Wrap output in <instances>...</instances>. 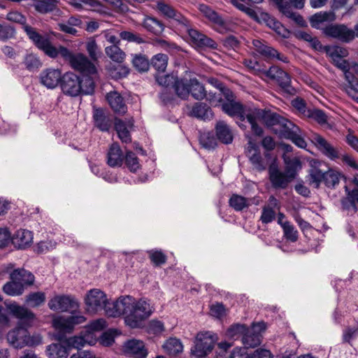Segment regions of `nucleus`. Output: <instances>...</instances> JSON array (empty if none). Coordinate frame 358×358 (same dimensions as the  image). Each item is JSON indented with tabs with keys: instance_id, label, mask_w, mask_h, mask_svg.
Listing matches in <instances>:
<instances>
[{
	"instance_id": "f257e3e1",
	"label": "nucleus",
	"mask_w": 358,
	"mask_h": 358,
	"mask_svg": "<svg viewBox=\"0 0 358 358\" xmlns=\"http://www.w3.org/2000/svg\"><path fill=\"white\" fill-rule=\"evenodd\" d=\"M87 312L96 313L104 310L109 317L122 315L127 326L141 328L144 321L153 313L154 308L149 301L136 299L131 296H123L110 303L106 294L99 289L88 291L85 297Z\"/></svg>"
},
{
	"instance_id": "f03ea898",
	"label": "nucleus",
	"mask_w": 358,
	"mask_h": 358,
	"mask_svg": "<svg viewBox=\"0 0 358 358\" xmlns=\"http://www.w3.org/2000/svg\"><path fill=\"white\" fill-rule=\"evenodd\" d=\"M25 30L29 38L48 57L51 58H56L58 56L62 57L69 62L73 69L82 74L94 75L96 72L95 66L83 54H73L62 45L55 46L47 38L35 32L30 27H26Z\"/></svg>"
},
{
	"instance_id": "7ed1b4c3",
	"label": "nucleus",
	"mask_w": 358,
	"mask_h": 358,
	"mask_svg": "<svg viewBox=\"0 0 358 358\" xmlns=\"http://www.w3.org/2000/svg\"><path fill=\"white\" fill-rule=\"evenodd\" d=\"M327 55L338 69H341L348 82V94L358 102V64H350L345 57L348 55L346 48L338 45L324 48Z\"/></svg>"
},
{
	"instance_id": "20e7f679",
	"label": "nucleus",
	"mask_w": 358,
	"mask_h": 358,
	"mask_svg": "<svg viewBox=\"0 0 358 358\" xmlns=\"http://www.w3.org/2000/svg\"><path fill=\"white\" fill-rule=\"evenodd\" d=\"M8 313L20 321L17 327L8 331L6 339L9 345L17 349L23 348L26 336V327L32 326L36 319L35 314L27 308L16 302H5Z\"/></svg>"
},
{
	"instance_id": "39448f33",
	"label": "nucleus",
	"mask_w": 358,
	"mask_h": 358,
	"mask_svg": "<svg viewBox=\"0 0 358 358\" xmlns=\"http://www.w3.org/2000/svg\"><path fill=\"white\" fill-rule=\"evenodd\" d=\"M246 118L251 125L252 131L257 136H260L262 134V128L257 124L259 122L264 123L268 127H272L273 131L279 135L285 129V125L287 126L285 122H291L274 113L259 108L251 110L246 114Z\"/></svg>"
},
{
	"instance_id": "423d86ee",
	"label": "nucleus",
	"mask_w": 358,
	"mask_h": 358,
	"mask_svg": "<svg viewBox=\"0 0 358 358\" xmlns=\"http://www.w3.org/2000/svg\"><path fill=\"white\" fill-rule=\"evenodd\" d=\"M263 0H231V3L238 10L244 12L251 18L259 22H264L267 27L273 29L278 36L282 38H288L289 31L286 29L280 22L270 16L266 13H261L259 16L250 8L251 3H259Z\"/></svg>"
},
{
	"instance_id": "0eeeda50",
	"label": "nucleus",
	"mask_w": 358,
	"mask_h": 358,
	"mask_svg": "<svg viewBox=\"0 0 358 358\" xmlns=\"http://www.w3.org/2000/svg\"><path fill=\"white\" fill-rule=\"evenodd\" d=\"M211 106H221L222 110L230 116H239L243 119V110L242 106L234 101V94L230 90L223 91L222 97H217L215 94L209 93L207 98Z\"/></svg>"
},
{
	"instance_id": "6e6552de",
	"label": "nucleus",
	"mask_w": 358,
	"mask_h": 358,
	"mask_svg": "<svg viewBox=\"0 0 358 358\" xmlns=\"http://www.w3.org/2000/svg\"><path fill=\"white\" fill-rule=\"evenodd\" d=\"M215 341V336L211 332L198 334L194 346L191 349L192 355L196 357H204L211 352Z\"/></svg>"
},
{
	"instance_id": "1a4fd4ad",
	"label": "nucleus",
	"mask_w": 358,
	"mask_h": 358,
	"mask_svg": "<svg viewBox=\"0 0 358 358\" xmlns=\"http://www.w3.org/2000/svg\"><path fill=\"white\" fill-rule=\"evenodd\" d=\"M266 324L264 322L253 323L250 329L246 327L242 338L245 348H255L261 343L262 333L266 330Z\"/></svg>"
},
{
	"instance_id": "9d476101",
	"label": "nucleus",
	"mask_w": 358,
	"mask_h": 358,
	"mask_svg": "<svg viewBox=\"0 0 358 358\" xmlns=\"http://www.w3.org/2000/svg\"><path fill=\"white\" fill-rule=\"evenodd\" d=\"M60 86L66 95L76 96L81 94L82 83L80 78L72 72H66L62 76Z\"/></svg>"
},
{
	"instance_id": "9b49d317",
	"label": "nucleus",
	"mask_w": 358,
	"mask_h": 358,
	"mask_svg": "<svg viewBox=\"0 0 358 358\" xmlns=\"http://www.w3.org/2000/svg\"><path fill=\"white\" fill-rule=\"evenodd\" d=\"M156 80L159 85L165 87L173 85L176 94L182 99L189 96V89L185 86L184 80H178L174 74L157 76Z\"/></svg>"
},
{
	"instance_id": "f8f14e48",
	"label": "nucleus",
	"mask_w": 358,
	"mask_h": 358,
	"mask_svg": "<svg viewBox=\"0 0 358 358\" xmlns=\"http://www.w3.org/2000/svg\"><path fill=\"white\" fill-rule=\"evenodd\" d=\"M48 306L53 311L66 312L78 308V303L66 295H55L50 299Z\"/></svg>"
},
{
	"instance_id": "ddd939ff",
	"label": "nucleus",
	"mask_w": 358,
	"mask_h": 358,
	"mask_svg": "<svg viewBox=\"0 0 358 358\" xmlns=\"http://www.w3.org/2000/svg\"><path fill=\"white\" fill-rule=\"evenodd\" d=\"M86 318L83 315H72L68 317L63 316L55 317L52 321V326L56 330L63 333L71 332L74 326L85 322Z\"/></svg>"
},
{
	"instance_id": "4468645a",
	"label": "nucleus",
	"mask_w": 358,
	"mask_h": 358,
	"mask_svg": "<svg viewBox=\"0 0 358 358\" xmlns=\"http://www.w3.org/2000/svg\"><path fill=\"white\" fill-rule=\"evenodd\" d=\"M311 142L315 145L324 156L331 160H336L340 157V152L338 148L334 147L322 136L314 134L310 137Z\"/></svg>"
},
{
	"instance_id": "2eb2a0df",
	"label": "nucleus",
	"mask_w": 358,
	"mask_h": 358,
	"mask_svg": "<svg viewBox=\"0 0 358 358\" xmlns=\"http://www.w3.org/2000/svg\"><path fill=\"white\" fill-rule=\"evenodd\" d=\"M323 33L330 37L337 38L343 42H349L354 39L355 33L352 29L344 24H333L323 28Z\"/></svg>"
},
{
	"instance_id": "dca6fc26",
	"label": "nucleus",
	"mask_w": 358,
	"mask_h": 358,
	"mask_svg": "<svg viewBox=\"0 0 358 358\" xmlns=\"http://www.w3.org/2000/svg\"><path fill=\"white\" fill-rule=\"evenodd\" d=\"M63 75L59 69L47 68L43 70L39 75L41 85L48 89H55L61 83Z\"/></svg>"
},
{
	"instance_id": "f3484780",
	"label": "nucleus",
	"mask_w": 358,
	"mask_h": 358,
	"mask_svg": "<svg viewBox=\"0 0 358 358\" xmlns=\"http://www.w3.org/2000/svg\"><path fill=\"white\" fill-rule=\"evenodd\" d=\"M122 351L125 355L134 358H145L148 355V350L143 342L137 339L126 341L122 346Z\"/></svg>"
},
{
	"instance_id": "a211bd4d",
	"label": "nucleus",
	"mask_w": 358,
	"mask_h": 358,
	"mask_svg": "<svg viewBox=\"0 0 358 358\" xmlns=\"http://www.w3.org/2000/svg\"><path fill=\"white\" fill-rule=\"evenodd\" d=\"M285 129L280 132V136L291 140L296 146L305 149L307 143L302 137L300 129L292 122H285Z\"/></svg>"
},
{
	"instance_id": "6ab92c4d",
	"label": "nucleus",
	"mask_w": 358,
	"mask_h": 358,
	"mask_svg": "<svg viewBox=\"0 0 358 358\" xmlns=\"http://www.w3.org/2000/svg\"><path fill=\"white\" fill-rule=\"evenodd\" d=\"M187 20L182 19L181 24L184 25L192 44L196 47H213L214 41L194 29L189 28L187 24Z\"/></svg>"
},
{
	"instance_id": "aec40b11",
	"label": "nucleus",
	"mask_w": 358,
	"mask_h": 358,
	"mask_svg": "<svg viewBox=\"0 0 358 358\" xmlns=\"http://www.w3.org/2000/svg\"><path fill=\"white\" fill-rule=\"evenodd\" d=\"M252 45L254 49L262 56L266 59H277L285 63L288 62L287 57L285 55H280L276 50L271 47L264 45L261 41L257 39L252 40Z\"/></svg>"
},
{
	"instance_id": "412c9836",
	"label": "nucleus",
	"mask_w": 358,
	"mask_h": 358,
	"mask_svg": "<svg viewBox=\"0 0 358 358\" xmlns=\"http://www.w3.org/2000/svg\"><path fill=\"white\" fill-rule=\"evenodd\" d=\"M266 74L271 79L275 80L282 89L289 93H291V91L292 90L290 87L291 79L289 76L285 71H282L278 66H274L266 71Z\"/></svg>"
},
{
	"instance_id": "4be33fe9",
	"label": "nucleus",
	"mask_w": 358,
	"mask_h": 358,
	"mask_svg": "<svg viewBox=\"0 0 358 358\" xmlns=\"http://www.w3.org/2000/svg\"><path fill=\"white\" fill-rule=\"evenodd\" d=\"M33 234L31 231L24 229L17 230L11 238V242L17 249H26L33 243Z\"/></svg>"
},
{
	"instance_id": "5701e85b",
	"label": "nucleus",
	"mask_w": 358,
	"mask_h": 358,
	"mask_svg": "<svg viewBox=\"0 0 358 358\" xmlns=\"http://www.w3.org/2000/svg\"><path fill=\"white\" fill-rule=\"evenodd\" d=\"M198 9L206 19L217 27L220 31L227 29V26L224 20L210 6L206 4H199Z\"/></svg>"
},
{
	"instance_id": "b1692460",
	"label": "nucleus",
	"mask_w": 358,
	"mask_h": 358,
	"mask_svg": "<svg viewBox=\"0 0 358 358\" xmlns=\"http://www.w3.org/2000/svg\"><path fill=\"white\" fill-rule=\"evenodd\" d=\"M320 165L321 162L318 160L313 159L310 162L308 180L309 185L315 188H318L324 181V172L320 169Z\"/></svg>"
},
{
	"instance_id": "393cba45",
	"label": "nucleus",
	"mask_w": 358,
	"mask_h": 358,
	"mask_svg": "<svg viewBox=\"0 0 358 358\" xmlns=\"http://www.w3.org/2000/svg\"><path fill=\"white\" fill-rule=\"evenodd\" d=\"M273 161L274 162L269 167L270 180L273 187L276 188H285L291 180L285 173L278 170V166L275 164V159H274Z\"/></svg>"
},
{
	"instance_id": "a878e982",
	"label": "nucleus",
	"mask_w": 358,
	"mask_h": 358,
	"mask_svg": "<svg viewBox=\"0 0 358 358\" xmlns=\"http://www.w3.org/2000/svg\"><path fill=\"white\" fill-rule=\"evenodd\" d=\"M246 154L249 157L250 162L256 169L259 171L265 169L266 165L262 159L258 146L255 143H252L250 139L248 142Z\"/></svg>"
},
{
	"instance_id": "bb28decb",
	"label": "nucleus",
	"mask_w": 358,
	"mask_h": 358,
	"mask_svg": "<svg viewBox=\"0 0 358 358\" xmlns=\"http://www.w3.org/2000/svg\"><path fill=\"white\" fill-rule=\"evenodd\" d=\"M336 20V15L332 11L319 12L310 17V22L315 29H322L326 22H331Z\"/></svg>"
},
{
	"instance_id": "cd10ccee",
	"label": "nucleus",
	"mask_w": 358,
	"mask_h": 358,
	"mask_svg": "<svg viewBox=\"0 0 358 358\" xmlns=\"http://www.w3.org/2000/svg\"><path fill=\"white\" fill-rule=\"evenodd\" d=\"M66 343L69 346L77 349L84 347L85 345H94L96 343V338L90 334H87L85 331L79 336H73L67 339Z\"/></svg>"
},
{
	"instance_id": "c85d7f7f",
	"label": "nucleus",
	"mask_w": 358,
	"mask_h": 358,
	"mask_svg": "<svg viewBox=\"0 0 358 358\" xmlns=\"http://www.w3.org/2000/svg\"><path fill=\"white\" fill-rule=\"evenodd\" d=\"M10 278L18 281L25 289L32 285L35 280L34 275L31 272L23 268L15 269L10 273Z\"/></svg>"
},
{
	"instance_id": "c756f323",
	"label": "nucleus",
	"mask_w": 358,
	"mask_h": 358,
	"mask_svg": "<svg viewBox=\"0 0 358 358\" xmlns=\"http://www.w3.org/2000/svg\"><path fill=\"white\" fill-rule=\"evenodd\" d=\"M124 156L120 146L113 143L110 147L107 154V163L111 167L120 166L122 164Z\"/></svg>"
},
{
	"instance_id": "7c9ffc66",
	"label": "nucleus",
	"mask_w": 358,
	"mask_h": 358,
	"mask_svg": "<svg viewBox=\"0 0 358 358\" xmlns=\"http://www.w3.org/2000/svg\"><path fill=\"white\" fill-rule=\"evenodd\" d=\"M278 6L280 10L287 17L292 19L296 24L303 27L305 26L306 22L303 18L299 14L294 13L290 6L284 2L283 0H272Z\"/></svg>"
},
{
	"instance_id": "2f4dec72",
	"label": "nucleus",
	"mask_w": 358,
	"mask_h": 358,
	"mask_svg": "<svg viewBox=\"0 0 358 358\" xmlns=\"http://www.w3.org/2000/svg\"><path fill=\"white\" fill-rule=\"evenodd\" d=\"M107 101L112 109L118 113H125L127 107L122 97L117 92H110L106 96Z\"/></svg>"
},
{
	"instance_id": "473e14b6",
	"label": "nucleus",
	"mask_w": 358,
	"mask_h": 358,
	"mask_svg": "<svg viewBox=\"0 0 358 358\" xmlns=\"http://www.w3.org/2000/svg\"><path fill=\"white\" fill-rule=\"evenodd\" d=\"M283 159L285 164V173L292 180H293L297 172L301 169V163L297 158L291 159L286 155H283Z\"/></svg>"
},
{
	"instance_id": "72a5a7b5",
	"label": "nucleus",
	"mask_w": 358,
	"mask_h": 358,
	"mask_svg": "<svg viewBox=\"0 0 358 358\" xmlns=\"http://www.w3.org/2000/svg\"><path fill=\"white\" fill-rule=\"evenodd\" d=\"M46 355L48 358H67L69 348L62 343H52L47 346Z\"/></svg>"
},
{
	"instance_id": "f704fd0d",
	"label": "nucleus",
	"mask_w": 358,
	"mask_h": 358,
	"mask_svg": "<svg viewBox=\"0 0 358 358\" xmlns=\"http://www.w3.org/2000/svg\"><path fill=\"white\" fill-rule=\"evenodd\" d=\"M185 86L189 89V93L191 92L192 96L197 100L208 98L209 93L206 94L204 87L196 79H190L189 83L185 82Z\"/></svg>"
},
{
	"instance_id": "c9c22d12",
	"label": "nucleus",
	"mask_w": 358,
	"mask_h": 358,
	"mask_svg": "<svg viewBox=\"0 0 358 358\" xmlns=\"http://www.w3.org/2000/svg\"><path fill=\"white\" fill-rule=\"evenodd\" d=\"M217 138L224 143H231L233 136L229 127L223 121H220L215 127Z\"/></svg>"
},
{
	"instance_id": "e433bc0d",
	"label": "nucleus",
	"mask_w": 358,
	"mask_h": 358,
	"mask_svg": "<svg viewBox=\"0 0 358 358\" xmlns=\"http://www.w3.org/2000/svg\"><path fill=\"white\" fill-rule=\"evenodd\" d=\"M131 122H124L121 120H116L115 127L119 138L122 142L128 143L131 141L129 129L132 127Z\"/></svg>"
},
{
	"instance_id": "4c0bfd02",
	"label": "nucleus",
	"mask_w": 358,
	"mask_h": 358,
	"mask_svg": "<svg viewBox=\"0 0 358 358\" xmlns=\"http://www.w3.org/2000/svg\"><path fill=\"white\" fill-rule=\"evenodd\" d=\"M191 116L203 120L210 119L213 117L211 109L203 103H196L189 112Z\"/></svg>"
},
{
	"instance_id": "58836bf2",
	"label": "nucleus",
	"mask_w": 358,
	"mask_h": 358,
	"mask_svg": "<svg viewBox=\"0 0 358 358\" xmlns=\"http://www.w3.org/2000/svg\"><path fill=\"white\" fill-rule=\"evenodd\" d=\"M108 327L106 320L103 318L94 320L90 322L86 327L85 331L87 334H90L96 338L98 341L97 334L105 329Z\"/></svg>"
},
{
	"instance_id": "ea45409f",
	"label": "nucleus",
	"mask_w": 358,
	"mask_h": 358,
	"mask_svg": "<svg viewBox=\"0 0 358 358\" xmlns=\"http://www.w3.org/2000/svg\"><path fill=\"white\" fill-rule=\"evenodd\" d=\"M343 176V174L340 171L334 169H329L324 172L323 182L327 187L334 188L339 183Z\"/></svg>"
},
{
	"instance_id": "a19ab883",
	"label": "nucleus",
	"mask_w": 358,
	"mask_h": 358,
	"mask_svg": "<svg viewBox=\"0 0 358 358\" xmlns=\"http://www.w3.org/2000/svg\"><path fill=\"white\" fill-rule=\"evenodd\" d=\"M24 289L25 288L15 279H10V281L6 282L3 287L4 293L11 296L22 295Z\"/></svg>"
},
{
	"instance_id": "79ce46f5",
	"label": "nucleus",
	"mask_w": 358,
	"mask_h": 358,
	"mask_svg": "<svg viewBox=\"0 0 358 358\" xmlns=\"http://www.w3.org/2000/svg\"><path fill=\"white\" fill-rule=\"evenodd\" d=\"M163 349L169 355H175L183 351V345L180 340L170 338L163 345Z\"/></svg>"
},
{
	"instance_id": "37998d69",
	"label": "nucleus",
	"mask_w": 358,
	"mask_h": 358,
	"mask_svg": "<svg viewBox=\"0 0 358 358\" xmlns=\"http://www.w3.org/2000/svg\"><path fill=\"white\" fill-rule=\"evenodd\" d=\"M45 294L43 292H31L26 296L25 303L31 308H37L45 301Z\"/></svg>"
},
{
	"instance_id": "c03bdc74",
	"label": "nucleus",
	"mask_w": 358,
	"mask_h": 358,
	"mask_svg": "<svg viewBox=\"0 0 358 358\" xmlns=\"http://www.w3.org/2000/svg\"><path fill=\"white\" fill-rule=\"evenodd\" d=\"M353 182L358 187V176H355ZM358 203V189H355L352 192H348V196L343 201V205L346 208H352L354 211L357 210Z\"/></svg>"
},
{
	"instance_id": "a18cd8bd",
	"label": "nucleus",
	"mask_w": 358,
	"mask_h": 358,
	"mask_svg": "<svg viewBox=\"0 0 358 358\" xmlns=\"http://www.w3.org/2000/svg\"><path fill=\"white\" fill-rule=\"evenodd\" d=\"M94 120L96 126L101 131H107L110 127V122L104 115L103 110L95 108L94 110Z\"/></svg>"
},
{
	"instance_id": "49530a36",
	"label": "nucleus",
	"mask_w": 358,
	"mask_h": 358,
	"mask_svg": "<svg viewBox=\"0 0 358 358\" xmlns=\"http://www.w3.org/2000/svg\"><path fill=\"white\" fill-rule=\"evenodd\" d=\"M96 76V72L94 75L83 74L82 80V91L81 93L85 94H91L94 90V79Z\"/></svg>"
},
{
	"instance_id": "de8ad7c7",
	"label": "nucleus",
	"mask_w": 358,
	"mask_h": 358,
	"mask_svg": "<svg viewBox=\"0 0 358 358\" xmlns=\"http://www.w3.org/2000/svg\"><path fill=\"white\" fill-rule=\"evenodd\" d=\"M106 54L113 61L121 63L123 62L125 54L117 45H113L106 48Z\"/></svg>"
},
{
	"instance_id": "09e8293b",
	"label": "nucleus",
	"mask_w": 358,
	"mask_h": 358,
	"mask_svg": "<svg viewBox=\"0 0 358 358\" xmlns=\"http://www.w3.org/2000/svg\"><path fill=\"white\" fill-rule=\"evenodd\" d=\"M157 8L164 15L169 18H173L180 23H181V21L184 19L180 15H178L172 7L164 2H158Z\"/></svg>"
},
{
	"instance_id": "8fccbe9b",
	"label": "nucleus",
	"mask_w": 358,
	"mask_h": 358,
	"mask_svg": "<svg viewBox=\"0 0 358 358\" xmlns=\"http://www.w3.org/2000/svg\"><path fill=\"white\" fill-rule=\"evenodd\" d=\"M57 4V0H36L35 9L41 13H47L52 11Z\"/></svg>"
},
{
	"instance_id": "3c124183",
	"label": "nucleus",
	"mask_w": 358,
	"mask_h": 358,
	"mask_svg": "<svg viewBox=\"0 0 358 358\" xmlns=\"http://www.w3.org/2000/svg\"><path fill=\"white\" fill-rule=\"evenodd\" d=\"M119 335L116 329H110L103 332L100 337H98L99 343L105 347H109L113 345L115 338Z\"/></svg>"
},
{
	"instance_id": "603ef678",
	"label": "nucleus",
	"mask_w": 358,
	"mask_h": 358,
	"mask_svg": "<svg viewBox=\"0 0 358 358\" xmlns=\"http://www.w3.org/2000/svg\"><path fill=\"white\" fill-rule=\"evenodd\" d=\"M229 205L237 211L242 210L250 205V201L245 197L233 194L229 199Z\"/></svg>"
},
{
	"instance_id": "864d4df0",
	"label": "nucleus",
	"mask_w": 358,
	"mask_h": 358,
	"mask_svg": "<svg viewBox=\"0 0 358 358\" xmlns=\"http://www.w3.org/2000/svg\"><path fill=\"white\" fill-rule=\"evenodd\" d=\"M143 26L147 30L155 34L162 33L164 29L162 24L153 17H146L144 20Z\"/></svg>"
},
{
	"instance_id": "5fc2aeb1",
	"label": "nucleus",
	"mask_w": 358,
	"mask_h": 358,
	"mask_svg": "<svg viewBox=\"0 0 358 358\" xmlns=\"http://www.w3.org/2000/svg\"><path fill=\"white\" fill-rule=\"evenodd\" d=\"M86 50L92 60H96L101 55V51L94 38H90L87 41Z\"/></svg>"
},
{
	"instance_id": "6e6d98bb",
	"label": "nucleus",
	"mask_w": 358,
	"mask_h": 358,
	"mask_svg": "<svg viewBox=\"0 0 358 358\" xmlns=\"http://www.w3.org/2000/svg\"><path fill=\"white\" fill-rule=\"evenodd\" d=\"M152 64L159 72H164L168 64V56L164 54H157L152 59Z\"/></svg>"
},
{
	"instance_id": "4d7b16f0",
	"label": "nucleus",
	"mask_w": 358,
	"mask_h": 358,
	"mask_svg": "<svg viewBox=\"0 0 358 358\" xmlns=\"http://www.w3.org/2000/svg\"><path fill=\"white\" fill-rule=\"evenodd\" d=\"M124 159L125 164L130 171L136 172L141 168L138 157L132 152H127Z\"/></svg>"
},
{
	"instance_id": "13d9d810",
	"label": "nucleus",
	"mask_w": 358,
	"mask_h": 358,
	"mask_svg": "<svg viewBox=\"0 0 358 358\" xmlns=\"http://www.w3.org/2000/svg\"><path fill=\"white\" fill-rule=\"evenodd\" d=\"M28 327H26V336L24 338V343H23L24 347H36L43 343V338L39 334H34L30 335L28 330Z\"/></svg>"
},
{
	"instance_id": "bf43d9fd",
	"label": "nucleus",
	"mask_w": 358,
	"mask_h": 358,
	"mask_svg": "<svg viewBox=\"0 0 358 358\" xmlns=\"http://www.w3.org/2000/svg\"><path fill=\"white\" fill-rule=\"evenodd\" d=\"M246 331V326L244 324H236L229 327L227 331V336L231 339H237L240 336H244Z\"/></svg>"
},
{
	"instance_id": "052dcab7",
	"label": "nucleus",
	"mask_w": 358,
	"mask_h": 358,
	"mask_svg": "<svg viewBox=\"0 0 358 358\" xmlns=\"http://www.w3.org/2000/svg\"><path fill=\"white\" fill-rule=\"evenodd\" d=\"M133 65L138 71H147L149 69L148 59L142 55H136L133 60Z\"/></svg>"
},
{
	"instance_id": "680f3d73",
	"label": "nucleus",
	"mask_w": 358,
	"mask_h": 358,
	"mask_svg": "<svg viewBox=\"0 0 358 358\" xmlns=\"http://www.w3.org/2000/svg\"><path fill=\"white\" fill-rule=\"evenodd\" d=\"M6 19L10 21V22H16V23H19V24H22L23 25V29H24V31L26 33H27V31L25 30V28L27 27H30L35 32H36L34 28H32L30 26H28V25L25 24V23H26V18H25V17L23 15H22L20 13H19V12L12 11V12L8 13V15H7Z\"/></svg>"
},
{
	"instance_id": "e2e57ef3",
	"label": "nucleus",
	"mask_w": 358,
	"mask_h": 358,
	"mask_svg": "<svg viewBox=\"0 0 358 358\" xmlns=\"http://www.w3.org/2000/svg\"><path fill=\"white\" fill-rule=\"evenodd\" d=\"M282 229L284 236L287 240L292 242L296 241L298 239V231L290 222L287 224H284Z\"/></svg>"
},
{
	"instance_id": "0e129e2a",
	"label": "nucleus",
	"mask_w": 358,
	"mask_h": 358,
	"mask_svg": "<svg viewBox=\"0 0 358 358\" xmlns=\"http://www.w3.org/2000/svg\"><path fill=\"white\" fill-rule=\"evenodd\" d=\"M24 64L27 68L29 70H34L39 68L41 63L38 57L34 54H29L24 59Z\"/></svg>"
},
{
	"instance_id": "69168bd1",
	"label": "nucleus",
	"mask_w": 358,
	"mask_h": 358,
	"mask_svg": "<svg viewBox=\"0 0 358 358\" xmlns=\"http://www.w3.org/2000/svg\"><path fill=\"white\" fill-rule=\"evenodd\" d=\"M309 117L316 120L320 124L325 123L327 122V115L324 112L317 109L308 110L307 114Z\"/></svg>"
},
{
	"instance_id": "338daca9",
	"label": "nucleus",
	"mask_w": 358,
	"mask_h": 358,
	"mask_svg": "<svg viewBox=\"0 0 358 358\" xmlns=\"http://www.w3.org/2000/svg\"><path fill=\"white\" fill-rule=\"evenodd\" d=\"M210 313L215 317L221 318L225 315L226 308L222 303H216L210 306Z\"/></svg>"
},
{
	"instance_id": "774afa93",
	"label": "nucleus",
	"mask_w": 358,
	"mask_h": 358,
	"mask_svg": "<svg viewBox=\"0 0 358 358\" xmlns=\"http://www.w3.org/2000/svg\"><path fill=\"white\" fill-rule=\"evenodd\" d=\"M56 246V242L52 241H43L36 245V251L38 253H45Z\"/></svg>"
}]
</instances>
